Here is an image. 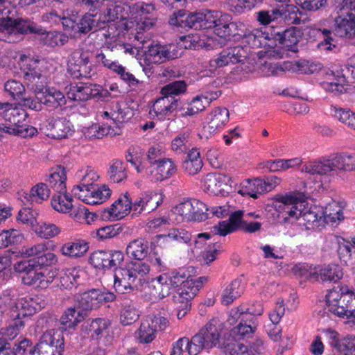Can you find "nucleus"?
<instances>
[{
    "label": "nucleus",
    "mask_w": 355,
    "mask_h": 355,
    "mask_svg": "<svg viewBox=\"0 0 355 355\" xmlns=\"http://www.w3.org/2000/svg\"><path fill=\"white\" fill-rule=\"evenodd\" d=\"M80 277L79 270L76 268L67 269L60 274L57 285L60 288L71 289L79 284Z\"/></svg>",
    "instance_id": "nucleus-50"
},
{
    "label": "nucleus",
    "mask_w": 355,
    "mask_h": 355,
    "mask_svg": "<svg viewBox=\"0 0 355 355\" xmlns=\"http://www.w3.org/2000/svg\"><path fill=\"white\" fill-rule=\"evenodd\" d=\"M148 252V243L143 239H135L126 248V254L130 258L141 261Z\"/></svg>",
    "instance_id": "nucleus-37"
},
{
    "label": "nucleus",
    "mask_w": 355,
    "mask_h": 355,
    "mask_svg": "<svg viewBox=\"0 0 355 355\" xmlns=\"http://www.w3.org/2000/svg\"><path fill=\"white\" fill-rule=\"evenodd\" d=\"M342 1V10H347L348 18L338 17L335 19V34L339 37H346L354 39L355 35V12H349V10L352 9L353 3L351 0H340Z\"/></svg>",
    "instance_id": "nucleus-15"
},
{
    "label": "nucleus",
    "mask_w": 355,
    "mask_h": 355,
    "mask_svg": "<svg viewBox=\"0 0 355 355\" xmlns=\"http://www.w3.org/2000/svg\"><path fill=\"white\" fill-rule=\"evenodd\" d=\"M306 196L302 192L293 191L285 196H281L277 198L279 205L282 208L285 216V220L293 219L298 221V224L304 226L306 230L321 229L324 227L322 220L323 209L317 207H311L303 210L297 206L298 202H304Z\"/></svg>",
    "instance_id": "nucleus-1"
},
{
    "label": "nucleus",
    "mask_w": 355,
    "mask_h": 355,
    "mask_svg": "<svg viewBox=\"0 0 355 355\" xmlns=\"http://www.w3.org/2000/svg\"><path fill=\"white\" fill-rule=\"evenodd\" d=\"M208 123L205 129L209 133L222 128L229 121V111L225 107H216L208 116Z\"/></svg>",
    "instance_id": "nucleus-32"
},
{
    "label": "nucleus",
    "mask_w": 355,
    "mask_h": 355,
    "mask_svg": "<svg viewBox=\"0 0 355 355\" xmlns=\"http://www.w3.org/2000/svg\"><path fill=\"white\" fill-rule=\"evenodd\" d=\"M226 185V177L221 174L209 173L205 179V187L207 191L217 195L224 190Z\"/></svg>",
    "instance_id": "nucleus-42"
},
{
    "label": "nucleus",
    "mask_w": 355,
    "mask_h": 355,
    "mask_svg": "<svg viewBox=\"0 0 355 355\" xmlns=\"http://www.w3.org/2000/svg\"><path fill=\"white\" fill-rule=\"evenodd\" d=\"M302 171L320 177L321 181L338 175L340 173L345 172L343 155H337L309 161L302 166Z\"/></svg>",
    "instance_id": "nucleus-4"
},
{
    "label": "nucleus",
    "mask_w": 355,
    "mask_h": 355,
    "mask_svg": "<svg viewBox=\"0 0 355 355\" xmlns=\"http://www.w3.org/2000/svg\"><path fill=\"white\" fill-rule=\"evenodd\" d=\"M90 53L82 50H76L68 61V71L74 78H91L95 74L89 65Z\"/></svg>",
    "instance_id": "nucleus-11"
},
{
    "label": "nucleus",
    "mask_w": 355,
    "mask_h": 355,
    "mask_svg": "<svg viewBox=\"0 0 355 355\" xmlns=\"http://www.w3.org/2000/svg\"><path fill=\"white\" fill-rule=\"evenodd\" d=\"M34 231L40 237L48 239L58 236L60 233V228L53 223L40 221Z\"/></svg>",
    "instance_id": "nucleus-54"
},
{
    "label": "nucleus",
    "mask_w": 355,
    "mask_h": 355,
    "mask_svg": "<svg viewBox=\"0 0 355 355\" xmlns=\"http://www.w3.org/2000/svg\"><path fill=\"white\" fill-rule=\"evenodd\" d=\"M126 166L121 160L113 161L110 167V178L114 182H120L127 178L125 172Z\"/></svg>",
    "instance_id": "nucleus-61"
},
{
    "label": "nucleus",
    "mask_w": 355,
    "mask_h": 355,
    "mask_svg": "<svg viewBox=\"0 0 355 355\" xmlns=\"http://www.w3.org/2000/svg\"><path fill=\"white\" fill-rule=\"evenodd\" d=\"M343 219V209L336 202L329 204L325 207V209L323 210L322 220H324V227L326 224L334 225Z\"/></svg>",
    "instance_id": "nucleus-44"
},
{
    "label": "nucleus",
    "mask_w": 355,
    "mask_h": 355,
    "mask_svg": "<svg viewBox=\"0 0 355 355\" xmlns=\"http://www.w3.org/2000/svg\"><path fill=\"white\" fill-rule=\"evenodd\" d=\"M162 202V196L156 192H145L134 202H132L133 214H148L154 211Z\"/></svg>",
    "instance_id": "nucleus-21"
},
{
    "label": "nucleus",
    "mask_w": 355,
    "mask_h": 355,
    "mask_svg": "<svg viewBox=\"0 0 355 355\" xmlns=\"http://www.w3.org/2000/svg\"><path fill=\"white\" fill-rule=\"evenodd\" d=\"M116 134L113 128L108 125L93 124L84 132L85 137L90 140L101 139L105 136H114Z\"/></svg>",
    "instance_id": "nucleus-49"
},
{
    "label": "nucleus",
    "mask_w": 355,
    "mask_h": 355,
    "mask_svg": "<svg viewBox=\"0 0 355 355\" xmlns=\"http://www.w3.org/2000/svg\"><path fill=\"white\" fill-rule=\"evenodd\" d=\"M176 172V166L170 159H163L155 166L145 168V175L155 181H162L169 178Z\"/></svg>",
    "instance_id": "nucleus-22"
},
{
    "label": "nucleus",
    "mask_w": 355,
    "mask_h": 355,
    "mask_svg": "<svg viewBox=\"0 0 355 355\" xmlns=\"http://www.w3.org/2000/svg\"><path fill=\"white\" fill-rule=\"evenodd\" d=\"M97 17L98 12L95 14L87 12L78 21L65 18L63 19L62 24L67 31L70 32L74 37H78L91 31L94 32L102 29Z\"/></svg>",
    "instance_id": "nucleus-8"
},
{
    "label": "nucleus",
    "mask_w": 355,
    "mask_h": 355,
    "mask_svg": "<svg viewBox=\"0 0 355 355\" xmlns=\"http://www.w3.org/2000/svg\"><path fill=\"white\" fill-rule=\"evenodd\" d=\"M121 306L120 321L122 324L130 325L139 319V312L132 301L125 300L122 302Z\"/></svg>",
    "instance_id": "nucleus-38"
},
{
    "label": "nucleus",
    "mask_w": 355,
    "mask_h": 355,
    "mask_svg": "<svg viewBox=\"0 0 355 355\" xmlns=\"http://www.w3.org/2000/svg\"><path fill=\"white\" fill-rule=\"evenodd\" d=\"M247 58L245 49L241 46L223 49L216 58L209 61L210 67L216 69L230 64L244 62Z\"/></svg>",
    "instance_id": "nucleus-16"
},
{
    "label": "nucleus",
    "mask_w": 355,
    "mask_h": 355,
    "mask_svg": "<svg viewBox=\"0 0 355 355\" xmlns=\"http://www.w3.org/2000/svg\"><path fill=\"white\" fill-rule=\"evenodd\" d=\"M73 306L78 311V320H83L92 309L99 307L97 289H92L77 296Z\"/></svg>",
    "instance_id": "nucleus-17"
},
{
    "label": "nucleus",
    "mask_w": 355,
    "mask_h": 355,
    "mask_svg": "<svg viewBox=\"0 0 355 355\" xmlns=\"http://www.w3.org/2000/svg\"><path fill=\"white\" fill-rule=\"evenodd\" d=\"M241 281L234 279L224 290L222 295V303L230 305L234 300L241 296L242 290L240 288Z\"/></svg>",
    "instance_id": "nucleus-52"
},
{
    "label": "nucleus",
    "mask_w": 355,
    "mask_h": 355,
    "mask_svg": "<svg viewBox=\"0 0 355 355\" xmlns=\"http://www.w3.org/2000/svg\"><path fill=\"white\" fill-rule=\"evenodd\" d=\"M99 10L98 12V19L102 28L105 27L108 22L114 21L119 19H123V7L116 4V1L109 3H104L101 8H94Z\"/></svg>",
    "instance_id": "nucleus-25"
},
{
    "label": "nucleus",
    "mask_w": 355,
    "mask_h": 355,
    "mask_svg": "<svg viewBox=\"0 0 355 355\" xmlns=\"http://www.w3.org/2000/svg\"><path fill=\"white\" fill-rule=\"evenodd\" d=\"M352 293L347 286L338 285L329 290L326 295L329 311L340 318L346 316Z\"/></svg>",
    "instance_id": "nucleus-7"
},
{
    "label": "nucleus",
    "mask_w": 355,
    "mask_h": 355,
    "mask_svg": "<svg viewBox=\"0 0 355 355\" xmlns=\"http://www.w3.org/2000/svg\"><path fill=\"white\" fill-rule=\"evenodd\" d=\"M168 280V275L164 273L153 281V294L159 299L168 297L174 291Z\"/></svg>",
    "instance_id": "nucleus-41"
},
{
    "label": "nucleus",
    "mask_w": 355,
    "mask_h": 355,
    "mask_svg": "<svg viewBox=\"0 0 355 355\" xmlns=\"http://www.w3.org/2000/svg\"><path fill=\"white\" fill-rule=\"evenodd\" d=\"M187 85L184 80H176L164 85L160 91L162 95H167L171 97H177L184 93Z\"/></svg>",
    "instance_id": "nucleus-59"
},
{
    "label": "nucleus",
    "mask_w": 355,
    "mask_h": 355,
    "mask_svg": "<svg viewBox=\"0 0 355 355\" xmlns=\"http://www.w3.org/2000/svg\"><path fill=\"white\" fill-rule=\"evenodd\" d=\"M72 127L70 121L66 118L50 119L46 125V135L53 139H62L72 135Z\"/></svg>",
    "instance_id": "nucleus-24"
},
{
    "label": "nucleus",
    "mask_w": 355,
    "mask_h": 355,
    "mask_svg": "<svg viewBox=\"0 0 355 355\" xmlns=\"http://www.w3.org/2000/svg\"><path fill=\"white\" fill-rule=\"evenodd\" d=\"M6 0H0V24L5 27L10 28L9 32L10 33L11 24L15 19L16 10L15 8L11 6H5Z\"/></svg>",
    "instance_id": "nucleus-56"
},
{
    "label": "nucleus",
    "mask_w": 355,
    "mask_h": 355,
    "mask_svg": "<svg viewBox=\"0 0 355 355\" xmlns=\"http://www.w3.org/2000/svg\"><path fill=\"white\" fill-rule=\"evenodd\" d=\"M202 12H190L180 10L173 14L169 19V23L184 28L200 30L202 29Z\"/></svg>",
    "instance_id": "nucleus-19"
},
{
    "label": "nucleus",
    "mask_w": 355,
    "mask_h": 355,
    "mask_svg": "<svg viewBox=\"0 0 355 355\" xmlns=\"http://www.w3.org/2000/svg\"><path fill=\"white\" fill-rule=\"evenodd\" d=\"M276 35L281 44L286 46L288 50L294 51L293 48L300 42L302 33L299 28L291 27L282 33L277 32Z\"/></svg>",
    "instance_id": "nucleus-36"
},
{
    "label": "nucleus",
    "mask_w": 355,
    "mask_h": 355,
    "mask_svg": "<svg viewBox=\"0 0 355 355\" xmlns=\"http://www.w3.org/2000/svg\"><path fill=\"white\" fill-rule=\"evenodd\" d=\"M11 352L13 355H39L35 345H33L31 341L27 338L15 343L14 346H11Z\"/></svg>",
    "instance_id": "nucleus-55"
},
{
    "label": "nucleus",
    "mask_w": 355,
    "mask_h": 355,
    "mask_svg": "<svg viewBox=\"0 0 355 355\" xmlns=\"http://www.w3.org/2000/svg\"><path fill=\"white\" fill-rule=\"evenodd\" d=\"M179 102L180 98L178 97L162 95L154 102L150 111L157 116H167L178 109Z\"/></svg>",
    "instance_id": "nucleus-29"
},
{
    "label": "nucleus",
    "mask_w": 355,
    "mask_h": 355,
    "mask_svg": "<svg viewBox=\"0 0 355 355\" xmlns=\"http://www.w3.org/2000/svg\"><path fill=\"white\" fill-rule=\"evenodd\" d=\"M207 106L208 105L205 104V101L198 95L179 109L180 116L187 117L195 115L205 110Z\"/></svg>",
    "instance_id": "nucleus-43"
},
{
    "label": "nucleus",
    "mask_w": 355,
    "mask_h": 355,
    "mask_svg": "<svg viewBox=\"0 0 355 355\" xmlns=\"http://www.w3.org/2000/svg\"><path fill=\"white\" fill-rule=\"evenodd\" d=\"M168 280L174 290H177L180 286L189 287L193 284V279H190L188 275L184 272L173 271L168 275Z\"/></svg>",
    "instance_id": "nucleus-60"
},
{
    "label": "nucleus",
    "mask_w": 355,
    "mask_h": 355,
    "mask_svg": "<svg viewBox=\"0 0 355 355\" xmlns=\"http://www.w3.org/2000/svg\"><path fill=\"white\" fill-rule=\"evenodd\" d=\"M89 250V243L84 240H76L64 243L60 248L62 255L76 259L83 257Z\"/></svg>",
    "instance_id": "nucleus-34"
},
{
    "label": "nucleus",
    "mask_w": 355,
    "mask_h": 355,
    "mask_svg": "<svg viewBox=\"0 0 355 355\" xmlns=\"http://www.w3.org/2000/svg\"><path fill=\"white\" fill-rule=\"evenodd\" d=\"M40 34L42 35L44 44L51 47L63 46L69 40L68 36L60 32L53 31L44 33L42 31Z\"/></svg>",
    "instance_id": "nucleus-58"
},
{
    "label": "nucleus",
    "mask_w": 355,
    "mask_h": 355,
    "mask_svg": "<svg viewBox=\"0 0 355 355\" xmlns=\"http://www.w3.org/2000/svg\"><path fill=\"white\" fill-rule=\"evenodd\" d=\"M203 166L200 154L197 148H192L182 164L184 171L189 175L197 174Z\"/></svg>",
    "instance_id": "nucleus-35"
},
{
    "label": "nucleus",
    "mask_w": 355,
    "mask_h": 355,
    "mask_svg": "<svg viewBox=\"0 0 355 355\" xmlns=\"http://www.w3.org/2000/svg\"><path fill=\"white\" fill-rule=\"evenodd\" d=\"M168 320L162 316H148L142 320L136 331V337L140 343L148 344L156 337L158 331H164L168 325Z\"/></svg>",
    "instance_id": "nucleus-10"
},
{
    "label": "nucleus",
    "mask_w": 355,
    "mask_h": 355,
    "mask_svg": "<svg viewBox=\"0 0 355 355\" xmlns=\"http://www.w3.org/2000/svg\"><path fill=\"white\" fill-rule=\"evenodd\" d=\"M228 220H223L218 223V225L213 227L215 234L225 236L243 227L245 220L243 219V211L231 210Z\"/></svg>",
    "instance_id": "nucleus-23"
},
{
    "label": "nucleus",
    "mask_w": 355,
    "mask_h": 355,
    "mask_svg": "<svg viewBox=\"0 0 355 355\" xmlns=\"http://www.w3.org/2000/svg\"><path fill=\"white\" fill-rule=\"evenodd\" d=\"M200 288V284H195L194 279L193 284H190L189 287L180 286L173 295V300L175 304L179 302H191L192 299L196 295L197 293Z\"/></svg>",
    "instance_id": "nucleus-45"
},
{
    "label": "nucleus",
    "mask_w": 355,
    "mask_h": 355,
    "mask_svg": "<svg viewBox=\"0 0 355 355\" xmlns=\"http://www.w3.org/2000/svg\"><path fill=\"white\" fill-rule=\"evenodd\" d=\"M94 85L80 83V85H70L65 89L69 99L73 101H84L94 98V94H97L94 90Z\"/></svg>",
    "instance_id": "nucleus-30"
},
{
    "label": "nucleus",
    "mask_w": 355,
    "mask_h": 355,
    "mask_svg": "<svg viewBox=\"0 0 355 355\" xmlns=\"http://www.w3.org/2000/svg\"><path fill=\"white\" fill-rule=\"evenodd\" d=\"M263 0H237V3L232 6V11L236 15H241L259 8Z\"/></svg>",
    "instance_id": "nucleus-62"
},
{
    "label": "nucleus",
    "mask_w": 355,
    "mask_h": 355,
    "mask_svg": "<svg viewBox=\"0 0 355 355\" xmlns=\"http://www.w3.org/2000/svg\"><path fill=\"white\" fill-rule=\"evenodd\" d=\"M257 329V324L252 319L245 318H241L239 324L232 329V334L239 338L250 337Z\"/></svg>",
    "instance_id": "nucleus-48"
},
{
    "label": "nucleus",
    "mask_w": 355,
    "mask_h": 355,
    "mask_svg": "<svg viewBox=\"0 0 355 355\" xmlns=\"http://www.w3.org/2000/svg\"><path fill=\"white\" fill-rule=\"evenodd\" d=\"M340 259L346 264L355 263V245L338 236L334 237Z\"/></svg>",
    "instance_id": "nucleus-33"
},
{
    "label": "nucleus",
    "mask_w": 355,
    "mask_h": 355,
    "mask_svg": "<svg viewBox=\"0 0 355 355\" xmlns=\"http://www.w3.org/2000/svg\"><path fill=\"white\" fill-rule=\"evenodd\" d=\"M136 38L139 42L137 48L141 49L148 48V50L144 51V52L146 58L151 62L157 64L163 63L167 60L175 59L181 55L177 44H167L162 45L160 44L151 43L146 46L145 44L148 42L141 36H137Z\"/></svg>",
    "instance_id": "nucleus-6"
},
{
    "label": "nucleus",
    "mask_w": 355,
    "mask_h": 355,
    "mask_svg": "<svg viewBox=\"0 0 355 355\" xmlns=\"http://www.w3.org/2000/svg\"><path fill=\"white\" fill-rule=\"evenodd\" d=\"M315 278L321 282H336L343 277V272L338 265H329L315 272Z\"/></svg>",
    "instance_id": "nucleus-40"
},
{
    "label": "nucleus",
    "mask_w": 355,
    "mask_h": 355,
    "mask_svg": "<svg viewBox=\"0 0 355 355\" xmlns=\"http://www.w3.org/2000/svg\"><path fill=\"white\" fill-rule=\"evenodd\" d=\"M38 212L37 210L33 209L32 208H24L20 210L17 216L18 221H20L23 224L28 225L35 229L38 223L37 216Z\"/></svg>",
    "instance_id": "nucleus-64"
},
{
    "label": "nucleus",
    "mask_w": 355,
    "mask_h": 355,
    "mask_svg": "<svg viewBox=\"0 0 355 355\" xmlns=\"http://www.w3.org/2000/svg\"><path fill=\"white\" fill-rule=\"evenodd\" d=\"M35 347L39 355H63L64 336L59 330H47L35 344Z\"/></svg>",
    "instance_id": "nucleus-9"
},
{
    "label": "nucleus",
    "mask_w": 355,
    "mask_h": 355,
    "mask_svg": "<svg viewBox=\"0 0 355 355\" xmlns=\"http://www.w3.org/2000/svg\"><path fill=\"white\" fill-rule=\"evenodd\" d=\"M301 15L297 6L285 4L277 5L268 10H260L254 13V19L261 26H268L272 22L300 24Z\"/></svg>",
    "instance_id": "nucleus-2"
},
{
    "label": "nucleus",
    "mask_w": 355,
    "mask_h": 355,
    "mask_svg": "<svg viewBox=\"0 0 355 355\" xmlns=\"http://www.w3.org/2000/svg\"><path fill=\"white\" fill-rule=\"evenodd\" d=\"M66 180L64 168L60 166L46 180L52 190L57 193L52 196L51 205L55 210L62 213L69 212L73 208L72 198L67 194Z\"/></svg>",
    "instance_id": "nucleus-3"
},
{
    "label": "nucleus",
    "mask_w": 355,
    "mask_h": 355,
    "mask_svg": "<svg viewBox=\"0 0 355 355\" xmlns=\"http://www.w3.org/2000/svg\"><path fill=\"white\" fill-rule=\"evenodd\" d=\"M110 325V321L106 318H98L87 320L81 326V330L93 339L101 338Z\"/></svg>",
    "instance_id": "nucleus-27"
},
{
    "label": "nucleus",
    "mask_w": 355,
    "mask_h": 355,
    "mask_svg": "<svg viewBox=\"0 0 355 355\" xmlns=\"http://www.w3.org/2000/svg\"><path fill=\"white\" fill-rule=\"evenodd\" d=\"M220 336L219 321L213 319L190 340L189 355H198L203 349L216 347Z\"/></svg>",
    "instance_id": "nucleus-5"
},
{
    "label": "nucleus",
    "mask_w": 355,
    "mask_h": 355,
    "mask_svg": "<svg viewBox=\"0 0 355 355\" xmlns=\"http://www.w3.org/2000/svg\"><path fill=\"white\" fill-rule=\"evenodd\" d=\"M40 64L37 60L31 61L27 67L24 69V77L26 80L34 83L46 79V74L41 71Z\"/></svg>",
    "instance_id": "nucleus-51"
},
{
    "label": "nucleus",
    "mask_w": 355,
    "mask_h": 355,
    "mask_svg": "<svg viewBox=\"0 0 355 355\" xmlns=\"http://www.w3.org/2000/svg\"><path fill=\"white\" fill-rule=\"evenodd\" d=\"M41 306L32 297H24L10 305L9 315L12 320H21L40 310Z\"/></svg>",
    "instance_id": "nucleus-20"
},
{
    "label": "nucleus",
    "mask_w": 355,
    "mask_h": 355,
    "mask_svg": "<svg viewBox=\"0 0 355 355\" xmlns=\"http://www.w3.org/2000/svg\"><path fill=\"white\" fill-rule=\"evenodd\" d=\"M37 100L50 111L55 110L64 106L67 99L64 94L55 87H43L42 85H35L32 88Z\"/></svg>",
    "instance_id": "nucleus-12"
},
{
    "label": "nucleus",
    "mask_w": 355,
    "mask_h": 355,
    "mask_svg": "<svg viewBox=\"0 0 355 355\" xmlns=\"http://www.w3.org/2000/svg\"><path fill=\"white\" fill-rule=\"evenodd\" d=\"M114 279V287L117 293H125L132 291L135 281L126 267H116Z\"/></svg>",
    "instance_id": "nucleus-28"
},
{
    "label": "nucleus",
    "mask_w": 355,
    "mask_h": 355,
    "mask_svg": "<svg viewBox=\"0 0 355 355\" xmlns=\"http://www.w3.org/2000/svg\"><path fill=\"white\" fill-rule=\"evenodd\" d=\"M355 71V55L350 58L348 60L347 64L345 68L341 69L340 75H338L336 82H331L327 83L326 89L336 94H343L347 91L345 88V83L347 82L349 75H354Z\"/></svg>",
    "instance_id": "nucleus-26"
},
{
    "label": "nucleus",
    "mask_w": 355,
    "mask_h": 355,
    "mask_svg": "<svg viewBox=\"0 0 355 355\" xmlns=\"http://www.w3.org/2000/svg\"><path fill=\"white\" fill-rule=\"evenodd\" d=\"M0 116L10 125L17 126L21 128L32 127L24 124L27 117L26 112L19 106H16L8 103H0Z\"/></svg>",
    "instance_id": "nucleus-18"
},
{
    "label": "nucleus",
    "mask_w": 355,
    "mask_h": 355,
    "mask_svg": "<svg viewBox=\"0 0 355 355\" xmlns=\"http://www.w3.org/2000/svg\"><path fill=\"white\" fill-rule=\"evenodd\" d=\"M10 35L15 33L29 34L41 33L42 28H39L34 24L22 20L15 19L11 24Z\"/></svg>",
    "instance_id": "nucleus-53"
},
{
    "label": "nucleus",
    "mask_w": 355,
    "mask_h": 355,
    "mask_svg": "<svg viewBox=\"0 0 355 355\" xmlns=\"http://www.w3.org/2000/svg\"><path fill=\"white\" fill-rule=\"evenodd\" d=\"M124 259L120 250H96L89 257V263L96 268L110 270L119 267Z\"/></svg>",
    "instance_id": "nucleus-14"
},
{
    "label": "nucleus",
    "mask_w": 355,
    "mask_h": 355,
    "mask_svg": "<svg viewBox=\"0 0 355 355\" xmlns=\"http://www.w3.org/2000/svg\"><path fill=\"white\" fill-rule=\"evenodd\" d=\"M214 33L223 38H230L239 35L237 23L232 21L229 15H220Z\"/></svg>",
    "instance_id": "nucleus-31"
},
{
    "label": "nucleus",
    "mask_w": 355,
    "mask_h": 355,
    "mask_svg": "<svg viewBox=\"0 0 355 355\" xmlns=\"http://www.w3.org/2000/svg\"><path fill=\"white\" fill-rule=\"evenodd\" d=\"M93 187L89 186H83V184L80 183L78 185L73 187L71 190L73 196L83 200L89 205H93L94 201L92 197Z\"/></svg>",
    "instance_id": "nucleus-63"
},
{
    "label": "nucleus",
    "mask_w": 355,
    "mask_h": 355,
    "mask_svg": "<svg viewBox=\"0 0 355 355\" xmlns=\"http://www.w3.org/2000/svg\"><path fill=\"white\" fill-rule=\"evenodd\" d=\"M78 311L73 306L68 308L59 320V329L58 330L63 334V331L74 328L78 323L82 321L78 320Z\"/></svg>",
    "instance_id": "nucleus-46"
},
{
    "label": "nucleus",
    "mask_w": 355,
    "mask_h": 355,
    "mask_svg": "<svg viewBox=\"0 0 355 355\" xmlns=\"http://www.w3.org/2000/svg\"><path fill=\"white\" fill-rule=\"evenodd\" d=\"M132 200L128 193H125L122 198H119L110 208L105 209L103 211L96 214H87L85 207L80 208L81 212H84L86 218H88L89 215L95 217H100L103 220H112L119 217H122L124 214H127L132 211Z\"/></svg>",
    "instance_id": "nucleus-13"
},
{
    "label": "nucleus",
    "mask_w": 355,
    "mask_h": 355,
    "mask_svg": "<svg viewBox=\"0 0 355 355\" xmlns=\"http://www.w3.org/2000/svg\"><path fill=\"white\" fill-rule=\"evenodd\" d=\"M39 183L33 187L29 193H25L24 198L27 201L31 202H35L37 203H41L42 201L46 200L49 198L52 189L49 183Z\"/></svg>",
    "instance_id": "nucleus-39"
},
{
    "label": "nucleus",
    "mask_w": 355,
    "mask_h": 355,
    "mask_svg": "<svg viewBox=\"0 0 355 355\" xmlns=\"http://www.w3.org/2000/svg\"><path fill=\"white\" fill-rule=\"evenodd\" d=\"M262 179L246 180L241 184L239 193L241 196H249L253 198H257L258 196L263 193Z\"/></svg>",
    "instance_id": "nucleus-47"
},
{
    "label": "nucleus",
    "mask_w": 355,
    "mask_h": 355,
    "mask_svg": "<svg viewBox=\"0 0 355 355\" xmlns=\"http://www.w3.org/2000/svg\"><path fill=\"white\" fill-rule=\"evenodd\" d=\"M332 347L340 355H355V337L348 336L340 342L332 343Z\"/></svg>",
    "instance_id": "nucleus-57"
}]
</instances>
